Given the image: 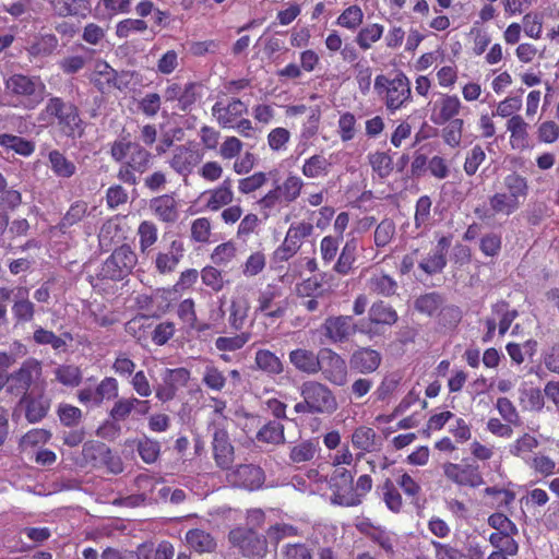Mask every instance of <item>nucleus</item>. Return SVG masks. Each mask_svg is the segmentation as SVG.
<instances>
[{"instance_id":"5701e85b","label":"nucleus","mask_w":559,"mask_h":559,"mask_svg":"<svg viewBox=\"0 0 559 559\" xmlns=\"http://www.w3.org/2000/svg\"><path fill=\"white\" fill-rule=\"evenodd\" d=\"M213 430V455L215 463L222 469H229L234 463V447L229 442L226 427H217Z\"/></svg>"},{"instance_id":"4be33fe9","label":"nucleus","mask_w":559,"mask_h":559,"mask_svg":"<svg viewBox=\"0 0 559 559\" xmlns=\"http://www.w3.org/2000/svg\"><path fill=\"white\" fill-rule=\"evenodd\" d=\"M356 527L372 543L377 544L385 554H394V548L397 544V536L395 533L390 532L384 527L376 526L367 520L359 522Z\"/></svg>"},{"instance_id":"4d7b16f0","label":"nucleus","mask_w":559,"mask_h":559,"mask_svg":"<svg viewBox=\"0 0 559 559\" xmlns=\"http://www.w3.org/2000/svg\"><path fill=\"white\" fill-rule=\"evenodd\" d=\"M136 449L140 457L146 464H152L156 462L160 454L159 442L148 437H143L139 439Z\"/></svg>"},{"instance_id":"ddd939ff","label":"nucleus","mask_w":559,"mask_h":559,"mask_svg":"<svg viewBox=\"0 0 559 559\" xmlns=\"http://www.w3.org/2000/svg\"><path fill=\"white\" fill-rule=\"evenodd\" d=\"M190 379V371L186 368H166L160 373V382L154 388L155 396L165 403L171 401L180 388L187 385Z\"/></svg>"},{"instance_id":"bb28decb","label":"nucleus","mask_w":559,"mask_h":559,"mask_svg":"<svg viewBox=\"0 0 559 559\" xmlns=\"http://www.w3.org/2000/svg\"><path fill=\"white\" fill-rule=\"evenodd\" d=\"M381 360L382 357L379 352L369 347H362L353 353L349 364L353 369L366 374L376 371Z\"/></svg>"},{"instance_id":"58836bf2","label":"nucleus","mask_w":559,"mask_h":559,"mask_svg":"<svg viewBox=\"0 0 559 559\" xmlns=\"http://www.w3.org/2000/svg\"><path fill=\"white\" fill-rule=\"evenodd\" d=\"M254 361L259 370L271 376L280 374L284 370L280 357L269 349H259L255 353Z\"/></svg>"},{"instance_id":"7c9ffc66","label":"nucleus","mask_w":559,"mask_h":559,"mask_svg":"<svg viewBox=\"0 0 559 559\" xmlns=\"http://www.w3.org/2000/svg\"><path fill=\"white\" fill-rule=\"evenodd\" d=\"M12 313L17 322H29L33 320L35 306L28 298V289L26 287L20 286L15 288Z\"/></svg>"},{"instance_id":"a878e982","label":"nucleus","mask_w":559,"mask_h":559,"mask_svg":"<svg viewBox=\"0 0 559 559\" xmlns=\"http://www.w3.org/2000/svg\"><path fill=\"white\" fill-rule=\"evenodd\" d=\"M447 238H441L438 245L419 262V267L428 275L440 273L447 265Z\"/></svg>"},{"instance_id":"ea45409f","label":"nucleus","mask_w":559,"mask_h":559,"mask_svg":"<svg viewBox=\"0 0 559 559\" xmlns=\"http://www.w3.org/2000/svg\"><path fill=\"white\" fill-rule=\"evenodd\" d=\"M538 445L539 442L537 438L525 432L509 445V453L515 457H520L526 463V461L532 457L530 456V453H532Z\"/></svg>"},{"instance_id":"0eeeda50","label":"nucleus","mask_w":559,"mask_h":559,"mask_svg":"<svg viewBox=\"0 0 559 559\" xmlns=\"http://www.w3.org/2000/svg\"><path fill=\"white\" fill-rule=\"evenodd\" d=\"M300 395L308 400L310 414H332L337 409V401L332 390L318 381H306L300 388Z\"/></svg>"},{"instance_id":"c85d7f7f","label":"nucleus","mask_w":559,"mask_h":559,"mask_svg":"<svg viewBox=\"0 0 559 559\" xmlns=\"http://www.w3.org/2000/svg\"><path fill=\"white\" fill-rule=\"evenodd\" d=\"M290 364L299 371L314 374L320 371V353L306 348H297L289 353Z\"/></svg>"},{"instance_id":"c9c22d12","label":"nucleus","mask_w":559,"mask_h":559,"mask_svg":"<svg viewBox=\"0 0 559 559\" xmlns=\"http://www.w3.org/2000/svg\"><path fill=\"white\" fill-rule=\"evenodd\" d=\"M304 186L305 182L300 177L288 175L282 183L276 185L274 188L283 202L289 204L300 197Z\"/></svg>"},{"instance_id":"f3484780","label":"nucleus","mask_w":559,"mask_h":559,"mask_svg":"<svg viewBox=\"0 0 559 559\" xmlns=\"http://www.w3.org/2000/svg\"><path fill=\"white\" fill-rule=\"evenodd\" d=\"M247 112V104L235 97L219 99L212 107V115L223 129L233 127Z\"/></svg>"},{"instance_id":"a18cd8bd","label":"nucleus","mask_w":559,"mask_h":559,"mask_svg":"<svg viewBox=\"0 0 559 559\" xmlns=\"http://www.w3.org/2000/svg\"><path fill=\"white\" fill-rule=\"evenodd\" d=\"M314 227L311 223L306 221H299L293 223L287 231L285 239L295 246L298 250L300 249L304 239L312 235Z\"/></svg>"},{"instance_id":"6e6d98bb","label":"nucleus","mask_w":559,"mask_h":559,"mask_svg":"<svg viewBox=\"0 0 559 559\" xmlns=\"http://www.w3.org/2000/svg\"><path fill=\"white\" fill-rule=\"evenodd\" d=\"M257 439L265 443H282L285 439L284 426L278 421H270L258 431Z\"/></svg>"},{"instance_id":"4468645a","label":"nucleus","mask_w":559,"mask_h":559,"mask_svg":"<svg viewBox=\"0 0 559 559\" xmlns=\"http://www.w3.org/2000/svg\"><path fill=\"white\" fill-rule=\"evenodd\" d=\"M320 371L330 383L343 386L347 383L348 370L344 358L330 348L320 350Z\"/></svg>"},{"instance_id":"9d476101","label":"nucleus","mask_w":559,"mask_h":559,"mask_svg":"<svg viewBox=\"0 0 559 559\" xmlns=\"http://www.w3.org/2000/svg\"><path fill=\"white\" fill-rule=\"evenodd\" d=\"M41 376V364L36 359L25 360L19 370L7 377V392L24 397L27 391Z\"/></svg>"},{"instance_id":"a19ab883","label":"nucleus","mask_w":559,"mask_h":559,"mask_svg":"<svg viewBox=\"0 0 559 559\" xmlns=\"http://www.w3.org/2000/svg\"><path fill=\"white\" fill-rule=\"evenodd\" d=\"M383 32L384 27L381 24H367L360 28L355 38V41L360 49L368 50L371 48L372 44L381 39Z\"/></svg>"},{"instance_id":"680f3d73","label":"nucleus","mask_w":559,"mask_h":559,"mask_svg":"<svg viewBox=\"0 0 559 559\" xmlns=\"http://www.w3.org/2000/svg\"><path fill=\"white\" fill-rule=\"evenodd\" d=\"M50 438L51 432L49 430L35 428L22 436L19 442V447L21 450L25 451L29 448L47 443Z\"/></svg>"},{"instance_id":"338daca9","label":"nucleus","mask_w":559,"mask_h":559,"mask_svg":"<svg viewBox=\"0 0 559 559\" xmlns=\"http://www.w3.org/2000/svg\"><path fill=\"white\" fill-rule=\"evenodd\" d=\"M147 551H152V547L146 544L141 545L138 552L108 547L103 551L102 559H140L141 556L147 557Z\"/></svg>"},{"instance_id":"f704fd0d","label":"nucleus","mask_w":559,"mask_h":559,"mask_svg":"<svg viewBox=\"0 0 559 559\" xmlns=\"http://www.w3.org/2000/svg\"><path fill=\"white\" fill-rule=\"evenodd\" d=\"M358 243L356 239L345 242L333 270L340 275H347L353 270L357 257Z\"/></svg>"},{"instance_id":"f257e3e1","label":"nucleus","mask_w":559,"mask_h":559,"mask_svg":"<svg viewBox=\"0 0 559 559\" xmlns=\"http://www.w3.org/2000/svg\"><path fill=\"white\" fill-rule=\"evenodd\" d=\"M111 158L120 163L117 177L120 181L135 186L139 176L144 174L148 168L152 154L136 142L127 140L126 138L116 140L110 147Z\"/></svg>"},{"instance_id":"a211bd4d","label":"nucleus","mask_w":559,"mask_h":559,"mask_svg":"<svg viewBox=\"0 0 559 559\" xmlns=\"http://www.w3.org/2000/svg\"><path fill=\"white\" fill-rule=\"evenodd\" d=\"M442 469L445 478L460 487L477 488L484 484V478L476 466L447 462Z\"/></svg>"},{"instance_id":"4c0bfd02","label":"nucleus","mask_w":559,"mask_h":559,"mask_svg":"<svg viewBox=\"0 0 559 559\" xmlns=\"http://www.w3.org/2000/svg\"><path fill=\"white\" fill-rule=\"evenodd\" d=\"M331 163L320 154L307 158L301 167V173L309 179L325 177L330 173Z\"/></svg>"},{"instance_id":"2eb2a0df","label":"nucleus","mask_w":559,"mask_h":559,"mask_svg":"<svg viewBox=\"0 0 559 559\" xmlns=\"http://www.w3.org/2000/svg\"><path fill=\"white\" fill-rule=\"evenodd\" d=\"M234 200L235 192L230 178H226L214 188L203 191L198 199L203 204V211L206 212H218L230 205Z\"/></svg>"},{"instance_id":"39448f33","label":"nucleus","mask_w":559,"mask_h":559,"mask_svg":"<svg viewBox=\"0 0 559 559\" xmlns=\"http://www.w3.org/2000/svg\"><path fill=\"white\" fill-rule=\"evenodd\" d=\"M5 92L22 99L25 108H35L43 99L46 90L38 76L12 74L4 80Z\"/></svg>"},{"instance_id":"de8ad7c7","label":"nucleus","mask_w":559,"mask_h":559,"mask_svg":"<svg viewBox=\"0 0 559 559\" xmlns=\"http://www.w3.org/2000/svg\"><path fill=\"white\" fill-rule=\"evenodd\" d=\"M372 171L380 178H386L393 171V159L386 152H373L368 155Z\"/></svg>"},{"instance_id":"c756f323","label":"nucleus","mask_w":559,"mask_h":559,"mask_svg":"<svg viewBox=\"0 0 559 559\" xmlns=\"http://www.w3.org/2000/svg\"><path fill=\"white\" fill-rule=\"evenodd\" d=\"M512 148L524 150L530 145L528 123L522 116H512L507 121Z\"/></svg>"},{"instance_id":"2f4dec72","label":"nucleus","mask_w":559,"mask_h":559,"mask_svg":"<svg viewBox=\"0 0 559 559\" xmlns=\"http://www.w3.org/2000/svg\"><path fill=\"white\" fill-rule=\"evenodd\" d=\"M48 166L58 178L68 179L76 173V165L59 150H51L47 154Z\"/></svg>"},{"instance_id":"09e8293b","label":"nucleus","mask_w":559,"mask_h":559,"mask_svg":"<svg viewBox=\"0 0 559 559\" xmlns=\"http://www.w3.org/2000/svg\"><path fill=\"white\" fill-rule=\"evenodd\" d=\"M364 21V12L357 4L346 8L336 19V24L348 31H355Z\"/></svg>"},{"instance_id":"6e6552de","label":"nucleus","mask_w":559,"mask_h":559,"mask_svg":"<svg viewBox=\"0 0 559 559\" xmlns=\"http://www.w3.org/2000/svg\"><path fill=\"white\" fill-rule=\"evenodd\" d=\"M138 263L136 253L129 245L117 248L103 263L100 275L105 278L119 281L131 273Z\"/></svg>"},{"instance_id":"423d86ee","label":"nucleus","mask_w":559,"mask_h":559,"mask_svg":"<svg viewBox=\"0 0 559 559\" xmlns=\"http://www.w3.org/2000/svg\"><path fill=\"white\" fill-rule=\"evenodd\" d=\"M322 330L332 343H343L357 332L371 333L370 323L365 320L355 321L352 316L329 317L322 324Z\"/></svg>"},{"instance_id":"8fccbe9b","label":"nucleus","mask_w":559,"mask_h":559,"mask_svg":"<svg viewBox=\"0 0 559 559\" xmlns=\"http://www.w3.org/2000/svg\"><path fill=\"white\" fill-rule=\"evenodd\" d=\"M0 145L10 148L23 156H29L35 150L33 142L27 141L21 136L7 133L0 134Z\"/></svg>"},{"instance_id":"052dcab7","label":"nucleus","mask_w":559,"mask_h":559,"mask_svg":"<svg viewBox=\"0 0 559 559\" xmlns=\"http://www.w3.org/2000/svg\"><path fill=\"white\" fill-rule=\"evenodd\" d=\"M88 205L85 201H75L71 204L68 212L64 214L60 222V228L62 230L73 226L81 222L87 213Z\"/></svg>"},{"instance_id":"3c124183","label":"nucleus","mask_w":559,"mask_h":559,"mask_svg":"<svg viewBox=\"0 0 559 559\" xmlns=\"http://www.w3.org/2000/svg\"><path fill=\"white\" fill-rule=\"evenodd\" d=\"M352 442L356 449L371 452L376 448V432L370 427H358L352 436Z\"/></svg>"},{"instance_id":"37998d69","label":"nucleus","mask_w":559,"mask_h":559,"mask_svg":"<svg viewBox=\"0 0 559 559\" xmlns=\"http://www.w3.org/2000/svg\"><path fill=\"white\" fill-rule=\"evenodd\" d=\"M318 450V442L312 440L301 441L292 447L289 452V460L295 464L309 462L314 457Z\"/></svg>"},{"instance_id":"e433bc0d","label":"nucleus","mask_w":559,"mask_h":559,"mask_svg":"<svg viewBox=\"0 0 559 559\" xmlns=\"http://www.w3.org/2000/svg\"><path fill=\"white\" fill-rule=\"evenodd\" d=\"M33 340L38 345H50L53 350L61 353L67 348V340L71 341L72 338L68 333L59 336L52 331L38 326L34 331Z\"/></svg>"},{"instance_id":"49530a36","label":"nucleus","mask_w":559,"mask_h":559,"mask_svg":"<svg viewBox=\"0 0 559 559\" xmlns=\"http://www.w3.org/2000/svg\"><path fill=\"white\" fill-rule=\"evenodd\" d=\"M53 374L59 383L70 388L78 386L82 381L81 369L74 365H59Z\"/></svg>"},{"instance_id":"20e7f679","label":"nucleus","mask_w":559,"mask_h":559,"mask_svg":"<svg viewBox=\"0 0 559 559\" xmlns=\"http://www.w3.org/2000/svg\"><path fill=\"white\" fill-rule=\"evenodd\" d=\"M373 88L390 114L405 108L412 102L411 81L403 72L395 73L393 78L377 75Z\"/></svg>"},{"instance_id":"774afa93","label":"nucleus","mask_w":559,"mask_h":559,"mask_svg":"<svg viewBox=\"0 0 559 559\" xmlns=\"http://www.w3.org/2000/svg\"><path fill=\"white\" fill-rule=\"evenodd\" d=\"M537 140L542 143L552 144L559 139V124L554 120H546L537 126Z\"/></svg>"},{"instance_id":"393cba45","label":"nucleus","mask_w":559,"mask_h":559,"mask_svg":"<svg viewBox=\"0 0 559 559\" xmlns=\"http://www.w3.org/2000/svg\"><path fill=\"white\" fill-rule=\"evenodd\" d=\"M20 404L24 406L25 418L31 424L43 420L50 409V400L44 394L24 395V397H21Z\"/></svg>"},{"instance_id":"0e129e2a","label":"nucleus","mask_w":559,"mask_h":559,"mask_svg":"<svg viewBox=\"0 0 559 559\" xmlns=\"http://www.w3.org/2000/svg\"><path fill=\"white\" fill-rule=\"evenodd\" d=\"M266 264L265 254L261 251L251 253L241 266L242 274L246 277H252L260 274Z\"/></svg>"},{"instance_id":"dca6fc26","label":"nucleus","mask_w":559,"mask_h":559,"mask_svg":"<svg viewBox=\"0 0 559 559\" xmlns=\"http://www.w3.org/2000/svg\"><path fill=\"white\" fill-rule=\"evenodd\" d=\"M203 155L192 145H177L167 163L178 175L187 179L201 163Z\"/></svg>"},{"instance_id":"bf43d9fd","label":"nucleus","mask_w":559,"mask_h":559,"mask_svg":"<svg viewBox=\"0 0 559 559\" xmlns=\"http://www.w3.org/2000/svg\"><path fill=\"white\" fill-rule=\"evenodd\" d=\"M250 340V334L242 332L234 336H219L215 340V347L219 352H235L242 348Z\"/></svg>"},{"instance_id":"473e14b6","label":"nucleus","mask_w":559,"mask_h":559,"mask_svg":"<svg viewBox=\"0 0 559 559\" xmlns=\"http://www.w3.org/2000/svg\"><path fill=\"white\" fill-rule=\"evenodd\" d=\"M367 288L371 293L389 297L395 294L397 283L389 274L381 271H374L367 281Z\"/></svg>"},{"instance_id":"cd10ccee","label":"nucleus","mask_w":559,"mask_h":559,"mask_svg":"<svg viewBox=\"0 0 559 559\" xmlns=\"http://www.w3.org/2000/svg\"><path fill=\"white\" fill-rule=\"evenodd\" d=\"M150 209L159 221L165 223H174L179 217L178 202L169 194L152 199Z\"/></svg>"},{"instance_id":"b1692460","label":"nucleus","mask_w":559,"mask_h":559,"mask_svg":"<svg viewBox=\"0 0 559 559\" xmlns=\"http://www.w3.org/2000/svg\"><path fill=\"white\" fill-rule=\"evenodd\" d=\"M118 76V72L106 61L98 60L95 62L88 79L100 93L105 94L112 88L122 90Z\"/></svg>"},{"instance_id":"864d4df0","label":"nucleus","mask_w":559,"mask_h":559,"mask_svg":"<svg viewBox=\"0 0 559 559\" xmlns=\"http://www.w3.org/2000/svg\"><path fill=\"white\" fill-rule=\"evenodd\" d=\"M443 305L442 297L437 293H428L416 298L414 302L415 309L428 317L433 316L438 310H440Z\"/></svg>"},{"instance_id":"1a4fd4ad","label":"nucleus","mask_w":559,"mask_h":559,"mask_svg":"<svg viewBox=\"0 0 559 559\" xmlns=\"http://www.w3.org/2000/svg\"><path fill=\"white\" fill-rule=\"evenodd\" d=\"M228 538L233 546L239 548L245 557L262 559L267 552L265 536L258 534L252 528H234L229 532Z\"/></svg>"},{"instance_id":"f8f14e48","label":"nucleus","mask_w":559,"mask_h":559,"mask_svg":"<svg viewBox=\"0 0 559 559\" xmlns=\"http://www.w3.org/2000/svg\"><path fill=\"white\" fill-rule=\"evenodd\" d=\"M519 313L515 309H511L509 304L504 300H499L491 306V313L485 320L486 333L483 336V342H490L496 333L497 323L499 334L503 336L510 329L512 322L518 318Z\"/></svg>"},{"instance_id":"e2e57ef3","label":"nucleus","mask_w":559,"mask_h":559,"mask_svg":"<svg viewBox=\"0 0 559 559\" xmlns=\"http://www.w3.org/2000/svg\"><path fill=\"white\" fill-rule=\"evenodd\" d=\"M191 239L195 242L206 243L212 235L211 221L207 217H199L191 223Z\"/></svg>"},{"instance_id":"412c9836","label":"nucleus","mask_w":559,"mask_h":559,"mask_svg":"<svg viewBox=\"0 0 559 559\" xmlns=\"http://www.w3.org/2000/svg\"><path fill=\"white\" fill-rule=\"evenodd\" d=\"M185 245L181 240L175 239L169 246L156 253L154 266L159 274H170L175 272L185 257Z\"/></svg>"},{"instance_id":"7ed1b4c3","label":"nucleus","mask_w":559,"mask_h":559,"mask_svg":"<svg viewBox=\"0 0 559 559\" xmlns=\"http://www.w3.org/2000/svg\"><path fill=\"white\" fill-rule=\"evenodd\" d=\"M503 188V191L496 192L488 200L491 216L512 215L522 206L528 194L526 178L516 173L504 177Z\"/></svg>"},{"instance_id":"c03bdc74","label":"nucleus","mask_w":559,"mask_h":559,"mask_svg":"<svg viewBox=\"0 0 559 559\" xmlns=\"http://www.w3.org/2000/svg\"><path fill=\"white\" fill-rule=\"evenodd\" d=\"M136 235L139 237V249L142 253H146L157 241L158 229L151 221H143L139 227Z\"/></svg>"},{"instance_id":"6ab92c4d","label":"nucleus","mask_w":559,"mask_h":559,"mask_svg":"<svg viewBox=\"0 0 559 559\" xmlns=\"http://www.w3.org/2000/svg\"><path fill=\"white\" fill-rule=\"evenodd\" d=\"M227 479L235 487L255 490L264 484L265 475L260 466L243 464L230 471L227 474Z\"/></svg>"},{"instance_id":"aec40b11","label":"nucleus","mask_w":559,"mask_h":559,"mask_svg":"<svg viewBox=\"0 0 559 559\" xmlns=\"http://www.w3.org/2000/svg\"><path fill=\"white\" fill-rule=\"evenodd\" d=\"M462 108L463 104L456 95L441 94L431 106L430 121L443 126L456 119Z\"/></svg>"},{"instance_id":"f03ea898","label":"nucleus","mask_w":559,"mask_h":559,"mask_svg":"<svg viewBox=\"0 0 559 559\" xmlns=\"http://www.w3.org/2000/svg\"><path fill=\"white\" fill-rule=\"evenodd\" d=\"M41 126L56 124L61 135L69 139L81 138L84 133V122L80 117L75 105L64 102L62 98L50 97L37 117Z\"/></svg>"},{"instance_id":"13d9d810","label":"nucleus","mask_w":559,"mask_h":559,"mask_svg":"<svg viewBox=\"0 0 559 559\" xmlns=\"http://www.w3.org/2000/svg\"><path fill=\"white\" fill-rule=\"evenodd\" d=\"M266 182L267 175L263 171H255L238 180V192L245 195L251 194L261 189Z\"/></svg>"},{"instance_id":"72a5a7b5","label":"nucleus","mask_w":559,"mask_h":559,"mask_svg":"<svg viewBox=\"0 0 559 559\" xmlns=\"http://www.w3.org/2000/svg\"><path fill=\"white\" fill-rule=\"evenodd\" d=\"M399 319L396 311L384 301L374 302L369 309V318L365 320L370 323V329L372 330V324H384V325H393Z\"/></svg>"},{"instance_id":"5fc2aeb1","label":"nucleus","mask_w":559,"mask_h":559,"mask_svg":"<svg viewBox=\"0 0 559 559\" xmlns=\"http://www.w3.org/2000/svg\"><path fill=\"white\" fill-rule=\"evenodd\" d=\"M525 464L536 474L544 477L555 474L557 466L554 459L543 453H536L534 456L528 459Z\"/></svg>"},{"instance_id":"9b49d317","label":"nucleus","mask_w":559,"mask_h":559,"mask_svg":"<svg viewBox=\"0 0 559 559\" xmlns=\"http://www.w3.org/2000/svg\"><path fill=\"white\" fill-rule=\"evenodd\" d=\"M329 486L332 490L331 501L333 503L345 507L359 504L358 496L354 491V476L345 467L334 468Z\"/></svg>"},{"instance_id":"79ce46f5","label":"nucleus","mask_w":559,"mask_h":559,"mask_svg":"<svg viewBox=\"0 0 559 559\" xmlns=\"http://www.w3.org/2000/svg\"><path fill=\"white\" fill-rule=\"evenodd\" d=\"M188 545L198 552H211L216 544L214 538L202 530H190L186 534Z\"/></svg>"},{"instance_id":"603ef678","label":"nucleus","mask_w":559,"mask_h":559,"mask_svg":"<svg viewBox=\"0 0 559 559\" xmlns=\"http://www.w3.org/2000/svg\"><path fill=\"white\" fill-rule=\"evenodd\" d=\"M447 123L448 124L442 129L441 134L443 142L448 146L456 148L462 143L464 120L461 118H456L452 121H448Z\"/></svg>"},{"instance_id":"69168bd1","label":"nucleus","mask_w":559,"mask_h":559,"mask_svg":"<svg viewBox=\"0 0 559 559\" xmlns=\"http://www.w3.org/2000/svg\"><path fill=\"white\" fill-rule=\"evenodd\" d=\"M202 283L210 287L213 292L218 293L225 286V281L222 271L217 270L212 265H207L202 269L200 273Z\"/></svg>"}]
</instances>
